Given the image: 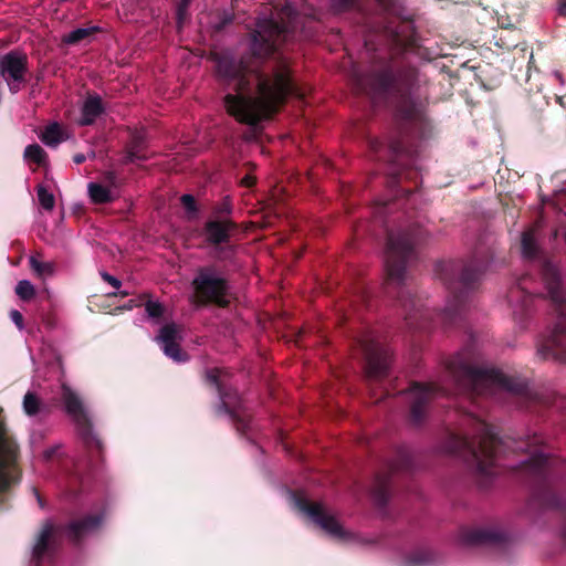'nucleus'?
<instances>
[{
	"label": "nucleus",
	"instance_id": "10",
	"mask_svg": "<svg viewBox=\"0 0 566 566\" xmlns=\"http://www.w3.org/2000/svg\"><path fill=\"white\" fill-rule=\"evenodd\" d=\"M104 106L98 95H88L83 102L78 123L90 125L102 114Z\"/></svg>",
	"mask_w": 566,
	"mask_h": 566
},
{
	"label": "nucleus",
	"instance_id": "19",
	"mask_svg": "<svg viewBox=\"0 0 566 566\" xmlns=\"http://www.w3.org/2000/svg\"><path fill=\"white\" fill-rule=\"evenodd\" d=\"M38 192V199L41 205V207L45 210H52L55 205V199L53 193L48 191V189L44 186H39L36 189Z\"/></svg>",
	"mask_w": 566,
	"mask_h": 566
},
{
	"label": "nucleus",
	"instance_id": "26",
	"mask_svg": "<svg viewBox=\"0 0 566 566\" xmlns=\"http://www.w3.org/2000/svg\"><path fill=\"white\" fill-rule=\"evenodd\" d=\"M191 0H181V3L178 8V17H179V20H181L188 4L190 3Z\"/></svg>",
	"mask_w": 566,
	"mask_h": 566
},
{
	"label": "nucleus",
	"instance_id": "8",
	"mask_svg": "<svg viewBox=\"0 0 566 566\" xmlns=\"http://www.w3.org/2000/svg\"><path fill=\"white\" fill-rule=\"evenodd\" d=\"M180 338V329L175 324H167L161 327L159 335L156 337L165 355L177 363L187 359L186 355L182 354L179 348L178 340Z\"/></svg>",
	"mask_w": 566,
	"mask_h": 566
},
{
	"label": "nucleus",
	"instance_id": "11",
	"mask_svg": "<svg viewBox=\"0 0 566 566\" xmlns=\"http://www.w3.org/2000/svg\"><path fill=\"white\" fill-rule=\"evenodd\" d=\"M231 224L228 221H211L206 227L207 238L212 243L227 241Z\"/></svg>",
	"mask_w": 566,
	"mask_h": 566
},
{
	"label": "nucleus",
	"instance_id": "15",
	"mask_svg": "<svg viewBox=\"0 0 566 566\" xmlns=\"http://www.w3.org/2000/svg\"><path fill=\"white\" fill-rule=\"evenodd\" d=\"M24 158L30 163L32 161L41 166L46 161V154L41 146L33 144L25 148Z\"/></svg>",
	"mask_w": 566,
	"mask_h": 566
},
{
	"label": "nucleus",
	"instance_id": "4",
	"mask_svg": "<svg viewBox=\"0 0 566 566\" xmlns=\"http://www.w3.org/2000/svg\"><path fill=\"white\" fill-rule=\"evenodd\" d=\"M282 28L272 18L260 19L251 36L250 50L260 60L271 56L281 42Z\"/></svg>",
	"mask_w": 566,
	"mask_h": 566
},
{
	"label": "nucleus",
	"instance_id": "20",
	"mask_svg": "<svg viewBox=\"0 0 566 566\" xmlns=\"http://www.w3.org/2000/svg\"><path fill=\"white\" fill-rule=\"evenodd\" d=\"M39 407L40 403L38 398L33 394L28 392L23 399V409L25 413L33 416L39 411Z\"/></svg>",
	"mask_w": 566,
	"mask_h": 566
},
{
	"label": "nucleus",
	"instance_id": "28",
	"mask_svg": "<svg viewBox=\"0 0 566 566\" xmlns=\"http://www.w3.org/2000/svg\"><path fill=\"white\" fill-rule=\"evenodd\" d=\"M74 161H75L76 164H81V163L85 161V156H84V155H82V154L75 155V156H74Z\"/></svg>",
	"mask_w": 566,
	"mask_h": 566
},
{
	"label": "nucleus",
	"instance_id": "27",
	"mask_svg": "<svg viewBox=\"0 0 566 566\" xmlns=\"http://www.w3.org/2000/svg\"><path fill=\"white\" fill-rule=\"evenodd\" d=\"M253 184H254V179L250 175H247L245 177H243L241 179V185L242 186L251 187Z\"/></svg>",
	"mask_w": 566,
	"mask_h": 566
},
{
	"label": "nucleus",
	"instance_id": "9",
	"mask_svg": "<svg viewBox=\"0 0 566 566\" xmlns=\"http://www.w3.org/2000/svg\"><path fill=\"white\" fill-rule=\"evenodd\" d=\"M56 533V528L50 522H46L36 539L33 547V558L40 562L48 553H50L53 546V539Z\"/></svg>",
	"mask_w": 566,
	"mask_h": 566
},
{
	"label": "nucleus",
	"instance_id": "5",
	"mask_svg": "<svg viewBox=\"0 0 566 566\" xmlns=\"http://www.w3.org/2000/svg\"><path fill=\"white\" fill-rule=\"evenodd\" d=\"M27 57L17 52H10L0 56V77H2L11 93L20 91L27 70Z\"/></svg>",
	"mask_w": 566,
	"mask_h": 566
},
{
	"label": "nucleus",
	"instance_id": "21",
	"mask_svg": "<svg viewBox=\"0 0 566 566\" xmlns=\"http://www.w3.org/2000/svg\"><path fill=\"white\" fill-rule=\"evenodd\" d=\"M181 203L187 212L188 218H193L197 214V207L195 198L191 195H184L181 197Z\"/></svg>",
	"mask_w": 566,
	"mask_h": 566
},
{
	"label": "nucleus",
	"instance_id": "23",
	"mask_svg": "<svg viewBox=\"0 0 566 566\" xmlns=\"http://www.w3.org/2000/svg\"><path fill=\"white\" fill-rule=\"evenodd\" d=\"M62 454V446L55 444L43 452V459L49 461Z\"/></svg>",
	"mask_w": 566,
	"mask_h": 566
},
{
	"label": "nucleus",
	"instance_id": "25",
	"mask_svg": "<svg viewBox=\"0 0 566 566\" xmlns=\"http://www.w3.org/2000/svg\"><path fill=\"white\" fill-rule=\"evenodd\" d=\"M102 277L104 279V281L108 282L114 289H119L120 281L117 280L116 277H114L107 273H103Z\"/></svg>",
	"mask_w": 566,
	"mask_h": 566
},
{
	"label": "nucleus",
	"instance_id": "3",
	"mask_svg": "<svg viewBox=\"0 0 566 566\" xmlns=\"http://www.w3.org/2000/svg\"><path fill=\"white\" fill-rule=\"evenodd\" d=\"M195 296L198 301L213 302L218 305H226L228 300V285L221 274L213 268H203L192 282Z\"/></svg>",
	"mask_w": 566,
	"mask_h": 566
},
{
	"label": "nucleus",
	"instance_id": "16",
	"mask_svg": "<svg viewBox=\"0 0 566 566\" xmlns=\"http://www.w3.org/2000/svg\"><path fill=\"white\" fill-rule=\"evenodd\" d=\"M30 265L40 276H50L54 273V264L52 262H41L35 256L30 258Z\"/></svg>",
	"mask_w": 566,
	"mask_h": 566
},
{
	"label": "nucleus",
	"instance_id": "1",
	"mask_svg": "<svg viewBox=\"0 0 566 566\" xmlns=\"http://www.w3.org/2000/svg\"><path fill=\"white\" fill-rule=\"evenodd\" d=\"M217 73L234 91L226 95L224 105L239 122L254 125L276 111L283 94L280 71L272 75L260 74L254 64L224 57L219 60Z\"/></svg>",
	"mask_w": 566,
	"mask_h": 566
},
{
	"label": "nucleus",
	"instance_id": "6",
	"mask_svg": "<svg viewBox=\"0 0 566 566\" xmlns=\"http://www.w3.org/2000/svg\"><path fill=\"white\" fill-rule=\"evenodd\" d=\"M62 398L65 405L66 412L74 419L81 429V434L85 438L86 443L94 442L97 447L99 442L92 436L91 427L86 411L78 399V397L71 390L70 387L62 386Z\"/></svg>",
	"mask_w": 566,
	"mask_h": 566
},
{
	"label": "nucleus",
	"instance_id": "18",
	"mask_svg": "<svg viewBox=\"0 0 566 566\" xmlns=\"http://www.w3.org/2000/svg\"><path fill=\"white\" fill-rule=\"evenodd\" d=\"M15 293L21 300L29 301L34 296L35 289L30 281L22 280L18 282L15 286Z\"/></svg>",
	"mask_w": 566,
	"mask_h": 566
},
{
	"label": "nucleus",
	"instance_id": "7",
	"mask_svg": "<svg viewBox=\"0 0 566 566\" xmlns=\"http://www.w3.org/2000/svg\"><path fill=\"white\" fill-rule=\"evenodd\" d=\"M90 199L97 205L108 203L118 198V180L113 171L106 172L101 181L87 185Z\"/></svg>",
	"mask_w": 566,
	"mask_h": 566
},
{
	"label": "nucleus",
	"instance_id": "17",
	"mask_svg": "<svg viewBox=\"0 0 566 566\" xmlns=\"http://www.w3.org/2000/svg\"><path fill=\"white\" fill-rule=\"evenodd\" d=\"M147 155L143 153V142L136 138L129 146L126 155V161L133 163L136 160H145Z\"/></svg>",
	"mask_w": 566,
	"mask_h": 566
},
{
	"label": "nucleus",
	"instance_id": "12",
	"mask_svg": "<svg viewBox=\"0 0 566 566\" xmlns=\"http://www.w3.org/2000/svg\"><path fill=\"white\" fill-rule=\"evenodd\" d=\"M40 138L46 146L54 147L64 139V132L59 124L52 123L44 128Z\"/></svg>",
	"mask_w": 566,
	"mask_h": 566
},
{
	"label": "nucleus",
	"instance_id": "24",
	"mask_svg": "<svg viewBox=\"0 0 566 566\" xmlns=\"http://www.w3.org/2000/svg\"><path fill=\"white\" fill-rule=\"evenodd\" d=\"M10 317H11L12 322L17 325V327L19 329L23 328V317H22V314L19 311L12 310L10 312Z\"/></svg>",
	"mask_w": 566,
	"mask_h": 566
},
{
	"label": "nucleus",
	"instance_id": "13",
	"mask_svg": "<svg viewBox=\"0 0 566 566\" xmlns=\"http://www.w3.org/2000/svg\"><path fill=\"white\" fill-rule=\"evenodd\" d=\"M99 524V518L86 517L83 521H75L69 527V534L74 539L78 538L83 534L94 530Z\"/></svg>",
	"mask_w": 566,
	"mask_h": 566
},
{
	"label": "nucleus",
	"instance_id": "22",
	"mask_svg": "<svg viewBox=\"0 0 566 566\" xmlns=\"http://www.w3.org/2000/svg\"><path fill=\"white\" fill-rule=\"evenodd\" d=\"M146 312L149 317L157 318L160 317L164 313V307L160 303L149 301L146 304Z\"/></svg>",
	"mask_w": 566,
	"mask_h": 566
},
{
	"label": "nucleus",
	"instance_id": "2",
	"mask_svg": "<svg viewBox=\"0 0 566 566\" xmlns=\"http://www.w3.org/2000/svg\"><path fill=\"white\" fill-rule=\"evenodd\" d=\"M228 375L227 370L214 368L207 373V378L216 386L220 395L221 405L218 408V413H223L231 418L237 424V430L244 432L248 424V416L241 413V402L238 392L227 387L226 379Z\"/></svg>",
	"mask_w": 566,
	"mask_h": 566
},
{
	"label": "nucleus",
	"instance_id": "14",
	"mask_svg": "<svg viewBox=\"0 0 566 566\" xmlns=\"http://www.w3.org/2000/svg\"><path fill=\"white\" fill-rule=\"evenodd\" d=\"M96 28H78L63 35L62 41L67 45L88 42Z\"/></svg>",
	"mask_w": 566,
	"mask_h": 566
}]
</instances>
